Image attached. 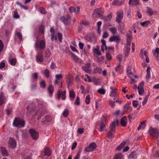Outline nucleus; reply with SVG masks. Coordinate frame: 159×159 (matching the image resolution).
Masks as SVG:
<instances>
[{
    "label": "nucleus",
    "mask_w": 159,
    "mask_h": 159,
    "mask_svg": "<svg viewBox=\"0 0 159 159\" xmlns=\"http://www.w3.org/2000/svg\"><path fill=\"white\" fill-rule=\"evenodd\" d=\"M120 123L123 127H125L126 126L127 122L126 116H124L121 119Z\"/></svg>",
    "instance_id": "obj_16"
},
{
    "label": "nucleus",
    "mask_w": 159,
    "mask_h": 159,
    "mask_svg": "<svg viewBox=\"0 0 159 159\" xmlns=\"http://www.w3.org/2000/svg\"><path fill=\"white\" fill-rule=\"evenodd\" d=\"M102 69L100 67H97L94 69L93 71V73H101L102 72Z\"/></svg>",
    "instance_id": "obj_30"
},
{
    "label": "nucleus",
    "mask_w": 159,
    "mask_h": 159,
    "mask_svg": "<svg viewBox=\"0 0 159 159\" xmlns=\"http://www.w3.org/2000/svg\"><path fill=\"white\" fill-rule=\"evenodd\" d=\"M109 30L113 34H116L117 30L115 27L111 28Z\"/></svg>",
    "instance_id": "obj_42"
},
{
    "label": "nucleus",
    "mask_w": 159,
    "mask_h": 159,
    "mask_svg": "<svg viewBox=\"0 0 159 159\" xmlns=\"http://www.w3.org/2000/svg\"><path fill=\"white\" fill-rule=\"evenodd\" d=\"M32 76L34 78L36 79V80H37V79L38 78V73L37 72H35L34 73L32 74Z\"/></svg>",
    "instance_id": "obj_59"
},
{
    "label": "nucleus",
    "mask_w": 159,
    "mask_h": 159,
    "mask_svg": "<svg viewBox=\"0 0 159 159\" xmlns=\"http://www.w3.org/2000/svg\"><path fill=\"white\" fill-rule=\"evenodd\" d=\"M50 120V116L48 115L45 116L44 118L42 119V124L43 125L47 123Z\"/></svg>",
    "instance_id": "obj_19"
},
{
    "label": "nucleus",
    "mask_w": 159,
    "mask_h": 159,
    "mask_svg": "<svg viewBox=\"0 0 159 159\" xmlns=\"http://www.w3.org/2000/svg\"><path fill=\"white\" fill-rule=\"evenodd\" d=\"M50 31L51 32V36H52V38L54 35H55V31L54 28L51 27L50 29Z\"/></svg>",
    "instance_id": "obj_55"
},
{
    "label": "nucleus",
    "mask_w": 159,
    "mask_h": 159,
    "mask_svg": "<svg viewBox=\"0 0 159 159\" xmlns=\"http://www.w3.org/2000/svg\"><path fill=\"white\" fill-rule=\"evenodd\" d=\"M69 11L70 13L76 12V9L73 7H70L69 9Z\"/></svg>",
    "instance_id": "obj_56"
},
{
    "label": "nucleus",
    "mask_w": 159,
    "mask_h": 159,
    "mask_svg": "<svg viewBox=\"0 0 159 159\" xmlns=\"http://www.w3.org/2000/svg\"><path fill=\"white\" fill-rule=\"evenodd\" d=\"M48 90L50 94H52L54 90L53 86L52 85H50L48 88Z\"/></svg>",
    "instance_id": "obj_34"
},
{
    "label": "nucleus",
    "mask_w": 159,
    "mask_h": 159,
    "mask_svg": "<svg viewBox=\"0 0 159 159\" xmlns=\"http://www.w3.org/2000/svg\"><path fill=\"white\" fill-rule=\"evenodd\" d=\"M118 30L121 33L124 34L123 31L124 30V26L121 25L120 24L118 26Z\"/></svg>",
    "instance_id": "obj_38"
},
{
    "label": "nucleus",
    "mask_w": 159,
    "mask_h": 159,
    "mask_svg": "<svg viewBox=\"0 0 159 159\" xmlns=\"http://www.w3.org/2000/svg\"><path fill=\"white\" fill-rule=\"evenodd\" d=\"M30 132L33 139L36 140L38 139L39 137L38 132L36 131L34 129H30Z\"/></svg>",
    "instance_id": "obj_10"
},
{
    "label": "nucleus",
    "mask_w": 159,
    "mask_h": 159,
    "mask_svg": "<svg viewBox=\"0 0 159 159\" xmlns=\"http://www.w3.org/2000/svg\"><path fill=\"white\" fill-rule=\"evenodd\" d=\"M150 23V22L149 21H146L143 22H141L140 24L143 27H145L148 26Z\"/></svg>",
    "instance_id": "obj_37"
},
{
    "label": "nucleus",
    "mask_w": 159,
    "mask_h": 159,
    "mask_svg": "<svg viewBox=\"0 0 159 159\" xmlns=\"http://www.w3.org/2000/svg\"><path fill=\"white\" fill-rule=\"evenodd\" d=\"M94 12L95 13L98 14V16L101 17L102 16L104 11L99 8H96L95 9Z\"/></svg>",
    "instance_id": "obj_20"
},
{
    "label": "nucleus",
    "mask_w": 159,
    "mask_h": 159,
    "mask_svg": "<svg viewBox=\"0 0 159 159\" xmlns=\"http://www.w3.org/2000/svg\"><path fill=\"white\" fill-rule=\"evenodd\" d=\"M126 49L125 51V54L127 56L129 53V52L130 50V47H125Z\"/></svg>",
    "instance_id": "obj_54"
},
{
    "label": "nucleus",
    "mask_w": 159,
    "mask_h": 159,
    "mask_svg": "<svg viewBox=\"0 0 159 159\" xmlns=\"http://www.w3.org/2000/svg\"><path fill=\"white\" fill-rule=\"evenodd\" d=\"M126 72L127 74L129 75H129L131 76V75H133L131 70H130V68L129 67H128V68H127Z\"/></svg>",
    "instance_id": "obj_51"
},
{
    "label": "nucleus",
    "mask_w": 159,
    "mask_h": 159,
    "mask_svg": "<svg viewBox=\"0 0 159 159\" xmlns=\"http://www.w3.org/2000/svg\"><path fill=\"white\" fill-rule=\"evenodd\" d=\"M44 155L46 156H50L51 154V152L50 148L47 147L45 149Z\"/></svg>",
    "instance_id": "obj_24"
},
{
    "label": "nucleus",
    "mask_w": 159,
    "mask_h": 159,
    "mask_svg": "<svg viewBox=\"0 0 159 159\" xmlns=\"http://www.w3.org/2000/svg\"><path fill=\"white\" fill-rule=\"evenodd\" d=\"M126 36L127 38V40H132V32L129 31V33H128L126 34Z\"/></svg>",
    "instance_id": "obj_31"
},
{
    "label": "nucleus",
    "mask_w": 159,
    "mask_h": 159,
    "mask_svg": "<svg viewBox=\"0 0 159 159\" xmlns=\"http://www.w3.org/2000/svg\"><path fill=\"white\" fill-rule=\"evenodd\" d=\"M1 149V152L2 156H7L8 155V152L5 147H2Z\"/></svg>",
    "instance_id": "obj_18"
},
{
    "label": "nucleus",
    "mask_w": 159,
    "mask_h": 159,
    "mask_svg": "<svg viewBox=\"0 0 159 159\" xmlns=\"http://www.w3.org/2000/svg\"><path fill=\"white\" fill-rule=\"evenodd\" d=\"M99 46L97 45L96 48H93V52L96 53L97 55L99 56L101 55V52L99 50Z\"/></svg>",
    "instance_id": "obj_22"
},
{
    "label": "nucleus",
    "mask_w": 159,
    "mask_h": 159,
    "mask_svg": "<svg viewBox=\"0 0 159 159\" xmlns=\"http://www.w3.org/2000/svg\"><path fill=\"white\" fill-rule=\"evenodd\" d=\"M39 10L40 11V12L42 14H45L47 13V12L45 10L44 8L42 7H40L39 8Z\"/></svg>",
    "instance_id": "obj_48"
},
{
    "label": "nucleus",
    "mask_w": 159,
    "mask_h": 159,
    "mask_svg": "<svg viewBox=\"0 0 159 159\" xmlns=\"http://www.w3.org/2000/svg\"><path fill=\"white\" fill-rule=\"evenodd\" d=\"M97 92L102 94H104L105 93L106 91L105 90L103 89H98Z\"/></svg>",
    "instance_id": "obj_41"
},
{
    "label": "nucleus",
    "mask_w": 159,
    "mask_h": 159,
    "mask_svg": "<svg viewBox=\"0 0 159 159\" xmlns=\"http://www.w3.org/2000/svg\"><path fill=\"white\" fill-rule=\"evenodd\" d=\"M70 18L69 15L63 16L60 18V20L66 25H68L70 24Z\"/></svg>",
    "instance_id": "obj_6"
},
{
    "label": "nucleus",
    "mask_w": 159,
    "mask_h": 159,
    "mask_svg": "<svg viewBox=\"0 0 159 159\" xmlns=\"http://www.w3.org/2000/svg\"><path fill=\"white\" fill-rule=\"evenodd\" d=\"M25 122L22 119L19 117H16L14 119L13 125L17 128H20L25 126Z\"/></svg>",
    "instance_id": "obj_3"
},
{
    "label": "nucleus",
    "mask_w": 159,
    "mask_h": 159,
    "mask_svg": "<svg viewBox=\"0 0 159 159\" xmlns=\"http://www.w3.org/2000/svg\"><path fill=\"white\" fill-rule=\"evenodd\" d=\"M44 59L43 55V52L38 51L36 56V61L37 63H43Z\"/></svg>",
    "instance_id": "obj_5"
},
{
    "label": "nucleus",
    "mask_w": 159,
    "mask_h": 159,
    "mask_svg": "<svg viewBox=\"0 0 159 159\" xmlns=\"http://www.w3.org/2000/svg\"><path fill=\"white\" fill-rule=\"evenodd\" d=\"M22 137L24 139H26L27 137V135L25 131H23L22 132Z\"/></svg>",
    "instance_id": "obj_60"
},
{
    "label": "nucleus",
    "mask_w": 159,
    "mask_h": 159,
    "mask_svg": "<svg viewBox=\"0 0 159 159\" xmlns=\"http://www.w3.org/2000/svg\"><path fill=\"white\" fill-rule=\"evenodd\" d=\"M57 37L59 42H61L62 40V34L60 33H57Z\"/></svg>",
    "instance_id": "obj_50"
},
{
    "label": "nucleus",
    "mask_w": 159,
    "mask_h": 159,
    "mask_svg": "<svg viewBox=\"0 0 159 159\" xmlns=\"http://www.w3.org/2000/svg\"><path fill=\"white\" fill-rule=\"evenodd\" d=\"M124 110L125 111L126 110V108H127V109H132L131 107L129 106V103H127V104H126L124 106Z\"/></svg>",
    "instance_id": "obj_53"
},
{
    "label": "nucleus",
    "mask_w": 159,
    "mask_h": 159,
    "mask_svg": "<svg viewBox=\"0 0 159 159\" xmlns=\"http://www.w3.org/2000/svg\"><path fill=\"white\" fill-rule=\"evenodd\" d=\"M43 114V113L42 112V111L40 110V109L38 110L37 111L36 115H37L41 116L40 117H38L37 118L38 120H39L40 119L41 116Z\"/></svg>",
    "instance_id": "obj_39"
},
{
    "label": "nucleus",
    "mask_w": 159,
    "mask_h": 159,
    "mask_svg": "<svg viewBox=\"0 0 159 159\" xmlns=\"http://www.w3.org/2000/svg\"><path fill=\"white\" fill-rule=\"evenodd\" d=\"M96 147V144L95 143H92L85 148L84 151L86 152H91L94 150Z\"/></svg>",
    "instance_id": "obj_7"
},
{
    "label": "nucleus",
    "mask_w": 159,
    "mask_h": 159,
    "mask_svg": "<svg viewBox=\"0 0 159 159\" xmlns=\"http://www.w3.org/2000/svg\"><path fill=\"white\" fill-rule=\"evenodd\" d=\"M106 123V118L103 117L100 124L99 130L101 131H103L106 129L105 125Z\"/></svg>",
    "instance_id": "obj_9"
},
{
    "label": "nucleus",
    "mask_w": 159,
    "mask_h": 159,
    "mask_svg": "<svg viewBox=\"0 0 159 159\" xmlns=\"http://www.w3.org/2000/svg\"><path fill=\"white\" fill-rule=\"evenodd\" d=\"M139 4V0H134L132 3L133 5L137 6Z\"/></svg>",
    "instance_id": "obj_46"
},
{
    "label": "nucleus",
    "mask_w": 159,
    "mask_h": 159,
    "mask_svg": "<svg viewBox=\"0 0 159 159\" xmlns=\"http://www.w3.org/2000/svg\"><path fill=\"white\" fill-rule=\"evenodd\" d=\"M117 94V89L116 88H115L114 90L111 91L110 94V96L111 97H116Z\"/></svg>",
    "instance_id": "obj_28"
},
{
    "label": "nucleus",
    "mask_w": 159,
    "mask_h": 159,
    "mask_svg": "<svg viewBox=\"0 0 159 159\" xmlns=\"http://www.w3.org/2000/svg\"><path fill=\"white\" fill-rule=\"evenodd\" d=\"M106 59L108 60H110L111 59V55L110 53L108 52H107L106 53Z\"/></svg>",
    "instance_id": "obj_44"
},
{
    "label": "nucleus",
    "mask_w": 159,
    "mask_h": 159,
    "mask_svg": "<svg viewBox=\"0 0 159 159\" xmlns=\"http://www.w3.org/2000/svg\"><path fill=\"white\" fill-rule=\"evenodd\" d=\"M143 55H144L146 57H147V52L146 51H144V52L142 50H141L140 51V56L141 57H143Z\"/></svg>",
    "instance_id": "obj_33"
},
{
    "label": "nucleus",
    "mask_w": 159,
    "mask_h": 159,
    "mask_svg": "<svg viewBox=\"0 0 159 159\" xmlns=\"http://www.w3.org/2000/svg\"><path fill=\"white\" fill-rule=\"evenodd\" d=\"M75 104L77 105H79L80 104V99L79 97L78 96L76 98Z\"/></svg>",
    "instance_id": "obj_52"
},
{
    "label": "nucleus",
    "mask_w": 159,
    "mask_h": 159,
    "mask_svg": "<svg viewBox=\"0 0 159 159\" xmlns=\"http://www.w3.org/2000/svg\"><path fill=\"white\" fill-rule=\"evenodd\" d=\"M149 133L152 137H158L159 136V129L156 128L150 127L149 129Z\"/></svg>",
    "instance_id": "obj_4"
},
{
    "label": "nucleus",
    "mask_w": 159,
    "mask_h": 159,
    "mask_svg": "<svg viewBox=\"0 0 159 159\" xmlns=\"http://www.w3.org/2000/svg\"><path fill=\"white\" fill-rule=\"evenodd\" d=\"M72 57L73 60L77 63H81L82 60L75 55L73 54Z\"/></svg>",
    "instance_id": "obj_26"
},
{
    "label": "nucleus",
    "mask_w": 159,
    "mask_h": 159,
    "mask_svg": "<svg viewBox=\"0 0 159 159\" xmlns=\"http://www.w3.org/2000/svg\"><path fill=\"white\" fill-rule=\"evenodd\" d=\"M138 156V154L136 152H131L128 157L129 159H136Z\"/></svg>",
    "instance_id": "obj_17"
},
{
    "label": "nucleus",
    "mask_w": 159,
    "mask_h": 159,
    "mask_svg": "<svg viewBox=\"0 0 159 159\" xmlns=\"http://www.w3.org/2000/svg\"><path fill=\"white\" fill-rule=\"evenodd\" d=\"M40 87L42 88H45L46 87L45 81L44 80H42L40 83Z\"/></svg>",
    "instance_id": "obj_45"
},
{
    "label": "nucleus",
    "mask_w": 159,
    "mask_h": 159,
    "mask_svg": "<svg viewBox=\"0 0 159 159\" xmlns=\"http://www.w3.org/2000/svg\"><path fill=\"white\" fill-rule=\"evenodd\" d=\"M46 42L44 40L42 39L35 41L34 47L36 51H39V50H43L46 48Z\"/></svg>",
    "instance_id": "obj_1"
},
{
    "label": "nucleus",
    "mask_w": 159,
    "mask_h": 159,
    "mask_svg": "<svg viewBox=\"0 0 159 159\" xmlns=\"http://www.w3.org/2000/svg\"><path fill=\"white\" fill-rule=\"evenodd\" d=\"M69 97L71 100H73L74 99L75 97V94L73 91L71 90L69 92Z\"/></svg>",
    "instance_id": "obj_27"
},
{
    "label": "nucleus",
    "mask_w": 159,
    "mask_h": 159,
    "mask_svg": "<svg viewBox=\"0 0 159 159\" xmlns=\"http://www.w3.org/2000/svg\"><path fill=\"white\" fill-rule=\"evenodd\" d=\"M69 111L67 109H65L62 113L63 116L65 117H67Z\"/></svg>",
    "instance_id": "obj_36"
},
{
    "label": "nucleus",
    "mask_w": 159,
    "mask_h": 159,
    "mask_svg": "<svg viewBox=\"0 0 159 159\" xmlns=\"http://www.w3.org/2000/svg\"><path fill=\"white\" fill-rule=\"evenodd\" d=\"M4 45L2 41L0 39V52H1L3 48Z\"/></svg>",
    "instance_id": "obj_58"
},
{
    "label": "nucleus",
    "mask_w": 159,
    "mask_h": 159,
    "mask_svg": "<svg viewBox=\"0 0 159 159\" xmlns=\"http://www.w3.org/2000/svg\"><path fill=\"white\" fill-rule=\"evenodd\" d=\"M114 159H124L121 153H118L114 157Z\"/></svg>",
    "instance_id": "obj_32"
},
{
    "label": "nucleus",
    "mask_w": 159,
    "mask_h": 159,
    "mask_svg": "<svg viewBox=\"0 0 159 159\" xmlns=\"http://www.w3.org/2000/svg\"><path fill=\"white\" fill-rule=\"evenodd\" d=\"M120 39L119 35H113L109 38V41L111 42L115 41L118 43L120 40Z\"/></svg>",
    "instance_id": "obj_13"
},
{
    "label": "nucleus",
    "mask_w": 159,
    "mask_h": 159,
    "mask_svg": "<svg viewBox=\"0 0 159 159\" xmlns=\"http://www.w3.org/2000/svg\"><path fill=\"white\" fill-rule=\"evenodd\" d=\"M20 16L18 15V13L16 11H15L14 12L13 17L16 19L18 18Z\"/></svg>",
    "instance_id": "obj_47"
},
{
    "label": "nucleus",
    "mask_w": 159,
    "mask_h": 159,
    "mask_svg": "<svg viewBox=\"0 0 159 159\" xmlns=\"http://www.w3.org/2000/svg\"><path fill=\"white\" fill-rule=\"evenodd\" d=\"M16 3V4L17 5L20 6L21 8L24 9H25V10L27 9V7H25V6H23V5H22L20 3V2H17Z\"/></svg>",
    "instance_id": "obj_61"
},
{
    "label": "nucleus",
    "mask_w": 159,
    "mask_h": 159,
    "mask_svg": "<svg viewBox=\"0 0 159 159\" xmlns=\"http://www.w3.org/2000/svg\"><path fill=\"white\" fill-rule=\"evenodd\" d=\"M9 63L12 66H15L17 60L16 58L9 59L8 60Z\"/></svg>",
    "instance_id": "obj_25"
},
{
    "label": "nucleus",
    "mask_w": 159,
    "mask_h": 159,
    "mask_svg": "<svg viewBox=\"0 0 159 159\" xmlns=\"http://www.w3.org/2000/svg\"><path fill=\"white\" fill-rule=\"evenodd\" d=\"M66 91L62 92L61 93H60V91L59 90L57 93V98L59 99L61 97L62 100H65L66 99Z\"/></svg>",
    "instance_id": "obj_14"
},
{
    "label": "nucleus",
    "mask_w": 159,
    "mask_h": 159,
    "mask_svg": "<svg viewBox=\"0 0 159 159\" xmlns=\"http://www.w3.org/2000/svg\"><path fill=\"white\" fill-rule=\"evenodd\" d=\"M84 132V129L83 128L79 129L77 130L78 133L80 134H83Z\"/></svg>",
    "instance_id": "obj_64"
},
{
    "label": "nucleus",
    "mask_w": 159,
    "mask_h": 159,
    "mask_svg": "<svg viewBox=\"0 0 159 159\" xmlns=\"http://www.w3.org/2000/svg\"><path fill=\"white\" fill-rule=\"evenodd\" d=\"M45 57H50L51 55V53L49 50H46L45 52Z\"/></svg>",
    "instance_id": "obj_40"
},
{
    "label": "nucleus",
    "mask_w": 159,
    "mask_h": 159,
    "mask_svg": "<svg viewBox=\"0 0 159 159\" xmlns=\"http://www.w3.org/2000/svg\"><path fill=\"white\" fill-rule=\"evenodd\" d=\"M107 48L106 45H102L101 46V50L102 52H104L105 50H107Z\"/></svg>",
    "instance_id": "obj_63"
},
{
    "label": "nucleus",
    "mask_w": 159,
    "mask_h": 159,
    "mask_svg": "<svg viewBox=\"0 0 159 159\" xmlns=\"http://www.w3.org/2000/svg\"><path fill=\"white\" fill-rule=\"evenodd\" d=\"M151 68L150 67H148L146 70L147 74L146 76V78L148 80L150 79V71Z\"/></svg>",
    "instance_id": "obj_23"
},
{
    "label": "nucleus",
    "mask_w": 159,
    "mask_h": 159,
    "mask_svg": "<svg viewBox=\"0 0 159 159\" xmlns=\"http://www.w3.org/2000/svg\"><path fill=\"white\" fill-rule=\"evenodd\" d=\"M9 146L11 148H14L16 147V142L12 138H10L8 141Z\"/></svg>",
    "instance_id": "obj_12"
},
{
    "label": "nucleus",
    "mask_w": 159,
    "mask_h": 159,
    "mask_svg": "<svg viewBox=\"0 0 159 159\" xmlns=\"http://www.w3.org/2000/svg\"><path fill=\"white\" fill-rule=\"evenodd\" d=\"M138 90L139 93L140 95H141L143 93L144 90L143 88H139L138 89Z\"/></svg>",
    "instance_id": "obj_62"
},
{
    "label": "nucleus",
    "mask_w": 159,
    "mask_h": 159,
    "mask_svg": "<svg viewBox=\"0 0 159 159\" xmlns=\"http://www.w3.org/2000/svg\"><path fill=\"white\" fill-rule=\"evenodd\" d=\"M117 16L116 18V20L117 22L120 23L123 17L124 13L123 11L120 12L117 11L116 12Z\"/></svg>",
    "instance_id": "obj_11"
},
{
    "label": "nucleus",
    "mask_w": 159,
    "mask_h": 159,
    "mask_svg": "<svg viewBox=\"0 0 159 159\" xmlns=\"http://www.w3.org/2000/svg\"><path fill=\"white\" fill-rule=\"evenodd\" d=\"M90 98L89 95H87L85 98V102L87 104H89L90 103Z\"/></svg>",
    "instance_id": "obj_43"
},
{
    "label": "nucleus",
    "mask_w": 159,
    "mask_h": 159,
    "mask_svg": "<svg viewBox=\"0 0 159 159\" xmlns=\"http://www.w3.org/2000/svg\"><path fill=\"white\" fill-rule=\"evenodd\" d=\"M49 73L50 72L48 69H46L44 70V74L45 77L47 78L49 77Z\"/></svg>",
    "instance_id": "obj_35"
},
{
    "label": "nucleus",
    "mask_w": 159,
    "mask_h": 159,
    "mask_svg": "<svg viewBox=\"0 0 159 159\" xmlns=\"http://www.w3.org/2000/svg\"><path fill=\"white\" fill-rule=\"evenodd\" d=\"M91 65L89 63H87L82 66V69L87 73H91L92 70L90 69Z\"/></svg>",
    "instance_id": "obj_8"
},
{
    "label": "nucleus",
    "mask_w": 159,
    "mask_h": 159,
    "mask_svg": "<svg viewBox=\"0 0 159 159\" xmlns=\"http://www.w3.org/2000/svg\"><path fill=\"white\" fill-rule=\"evenodd\" d=\"M132 104L134 107H136L138 105V101H137L134 100L133 101Z\"/></svg>",
    "instance_id": "obj_57"
},
{
    "label": "nucleus",
    "mask_w": 159,
    "mask_h": 159,
    "mask_svg": "<svg viewBox=\"0 0 159 159\" xmlns=\"http://www.w3.org/2000/svg\"><path fill=\"white\" fill-rule=\"evenodd\" d=\"M118 121H114L110 124L109 130L107 133V136L108 139H111L114 137V134L116 133V124H118Z\"/></svg>",
    "instance_id": "obj_2"
},
{
    "label": "nucleus",
    "mask_w": 159,
    "mask_h": 159,
    "mask_svg": "<svg viewBox=\"0 0 159 159\" xmlns=\"http://www.w3.org/2000/svg\"><path fill=\"white\" fill-rule=\"evenodd\" d=\"M152 53L157 59L159 61V48H157L154 51H152Z\"/></svg>",
    "instance_id": "obj_21"
},
{
    "label": "nucleus",
    "mask_w": 159,
    "mask_h": 159,
    "mask_svg": "<svg viewBox=\"0 0 159 159\" xmlns=\"http://www.w3.org/2000/svg\"><path fill=\"white\" fill-rule=\"evenodd\" d=\"M6 98L4 96V94L1 92L0 93V106L2 105L5 102Z\"/></svg>",
    "instance_id": "obj_15"
},
{
    "label": "nucleus",
    "mask_w": 159,
    "mask_h": 159,
    "mask_svg": "<svg viewBox=\"0 0 159 159\" xmlns=\"http://www.w3.org/2000/svg\"><path fill=\"white\" fill-rule=\"evenodd\" d=\"M39 32L42 34H44V29L43 25H41L39 28Z\"/></svg>",
    "instance_id": "obj_49"
},
{
    "label": "nucleus",
    "mask_w": 159,
    "mask_h": 159,
    "mask_svg": "<svg viewBox=\"0 0 159 159\" xmlns=\"http://www.w3.org/2000/svg\"><path fill=\"white\" fill-rule=\"evenodd\" d=\"M123 3L121 2H120L118 0H114L112 2V5L114 6L117 5L118 6H121L123 4Z\"/></svg>",
    "instance_id": "obj_29"
}]
</instances>
